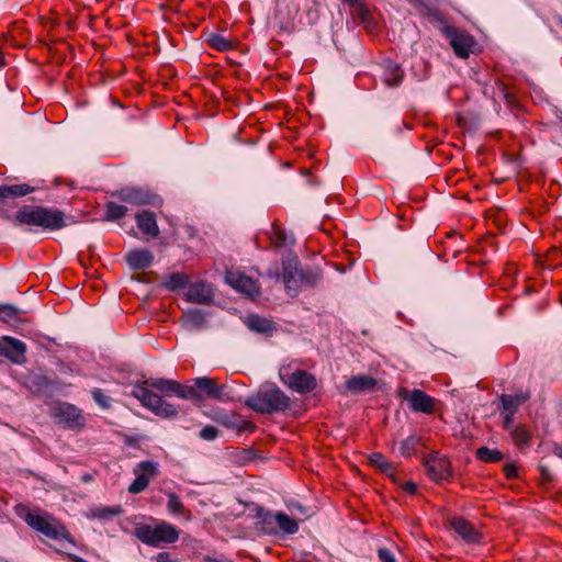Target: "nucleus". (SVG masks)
Returning <instances> with one entry per match:
<instances>
[{"label": "nucleus", "mask_w": 562, "mask_h": 562, "mask_svg": "<svg viewBox=\"0 0 562 562\" xmlns=\"http://www.w3.org/2000/svg\"><path fill=\"white\" fill-rule=\"evenodd\" d=\"M223 390L224 386L207 376L195 378L190 384L164 378H149L136 383L132 394L155 415L171 418L178 415L179 406L169 403L162 396H177L200 405L205 398L222 400Z\"/></svg>", "instance_id": "nucleus-1"}, {"label": "nucleus", "mask_w": 562, "mask_h": 562, "mask_svg": "<svg viewBox=\"0 0 562 562\" xmlns=\"http://www.w3.org/2000/svg\"><path fill=\"white\" fill-rule=\"evenodd\" d=\"M14 514L23 519L32 529L52 540H66L74 543V538L67 527L48 512L19 503L13 508Z\"/></svg>", "instance_id": "nucleus-2"}, {"label": "nucleus", "mask_w": 562, "mask_h": 562, "mask_svg": "<svg viewBox=\"0 0 562 562\" xmlns=\"http://www.w3.org/2000/svg\"><path fill=\"white\" fill-rule=\"evenodd\" d=\"M15 222L43 229H58L65 226V215L56 209L25 205L16 212Z\"/></svg>", "instance_id": "nucleus-3"}, {"label": "nucleus", "mask_w": 562, "mask_h": 562, "mask_svg": "<svg viewBox=\"0 0 562 562\" xmlns=\"http://www.w3.org/2000/svg\"><path fill=\"white\" fill-rule=\"evenodd\" d=\"M290 397L277 386L259 390L247 397V407L260 414H273L283 412L290 406Z\"/></svg>", "instance_id": "nucleus-4"}, {"label": "nucleus", "mask_w": 562, "mask_h": 562, "mask_svg": "<svg viewBox=\"0 0 562 562\" xmlns=\"http://www.w3.org/2000/svg\"><path fill=\"white\" fill-rule=\"evenodd\" d=\"M135 537L150 547L162 543H175L179 539V530L171 524L161 520L156 525L138 524L134 530Z\"/></svg>", "instance_id": "nucleus-5"}, {"label": "nucleus", "mask_w": 562, "mask_h": 562, "mask_svg": "<svg viewBox=\"0 0 562 562\" xmlns=\"http://www.w3.org/2000/svg\"><path fill=\"white\" fill-rule=\"evenodd\" d=\"M52 417L56 424L75 432H79L86 427V416L82 411L68 402L54 403Z\"/></svg>", "instance_id": "nucleus-6"}, {"label": "nucleus", "mask_w": 562, "mask_h": 562, "mask_svg": "<svg viewBox=\"0 0 562 562\" xmlns=\"http://www.w3.org/2000/svg\"><path fill=\"white\" fill-rule=\"evenodd\" d=\"M282 281L285 290L290 296H296L302 285V269L297 256L291 251L283 258L282 261Z\"/></svg>", "instance_id": "nucleus-7"}, {"label": "nucleus", "mask_w": 562, "mask_h": 562, "mask_svg": "<svg viewBox=\"0 0 562 562\" xmlns=\"http://www.w3.org/2000/svg\"><path fill=\"white\" fill-rule=\"evenodd\" d=\"M281 381L292 391L306 394L313 392L317 387L316 378L302 369L290 372L288 369H283L280 373Z\"/></svg>", "instance_id": "nucleus-8"}, {"label": "nucleus", "mask_w": 562, "mask_h": 562, "mask_svg": "<svg viewBox=\"0 0 562 562\" xmlns=\"http://www.w3.org/2000/svg\"><path fill=\"white\" fill-rule=\"evenodd\" d=\"M398 396L408 403L409 408L415 413L431 415L436 411L437 401L419 389L408 390L402 387L398 390Z\"/></svg>", "instance_id": "nucleus-9"}, {"label": "nucleus", "mask_w": 562, "mask_h": 562, "mask_svg": "<svg viewBox=\"0 0 562 562\" xmlns=\"http://www.w3.org/2000/svg\"><path fill=\"white\" fill-rule=\"evenodd\" d=\"M226 282L236 291L255 300L260 295V285L257 280L246 276L238 270H227L225 274Z\"/></svg>", "instance_id": "nucleus-10"}, {"label": "nucleus", "mask_w": 562, "mask_h": 562, "mask_svg": "<svg viewBox=\"0 0 562 562\" xmlns=\"http://www.w3.org/2000/svg\"><path fill=\"white\" fill-rule=\"evenodd\" d=\"M423 463L426 468L427 475L434 481H446L452 475L450 461L446 457L440 456L439 452L425 456Z\"/></svg>", "instance_id": "nucleus-11"}, {"label": "nucleus", "mask_w": 562, "mask_h": 562, "mask_svg": "<svg viewBox=\"0 0 562 562\" xmlns=\"http://www.w3.org/2000/svg\"><path fill=\"white\" fill-rule=\"evenodd\" d=\"M135 480L128 486L131 494H138L145 491L149 482L159 474L158 464L153 461H142L134 469Z\"/></svg>", "instance_id": "nucleus-12"}, {"label": "nucleus", "mask_w": 562, "mask_h": 562, "mask_svg": "<svg viewBox=\"0 0 562 562\" xmlns=\"http://www.w3.org/2000/svg\"><path fill=\"white\" fill-rule=\"evenodd\" d=\"M26 345L20 339L11 336L0 338V356L9 359L14 364L26 363Z\"/></svg>", "instance_id": "nucleus-13"}, {"label": "nucleus", "mask_w": 562, "mask_h": 562, "mask_svg": "<svg viewBox=\"0 0 562 562\" xmlns=\"http://www.w3.org/2000/svg\"><path fill=\"white\" fill-rule=\"evenodd\" d=\"M446 35L456 55L460 58H468L475 46L474 38L456 27H447Z\"/></svg>", "instance_id": "nucleus-14"}, {"label": "nucleus", "mask_w": 562, "mask_h": 562, "mask_svg": "<svg viewBox=\"0 0 562 562\" xmlns=\"http://www.w3.org/2000/svg\"><path fill=\"white\" fill-rule=\"evenodd\" d=\"M119 200L133 205H155L158 196L151 192L138 188H123L116 192Z\"/></svg>", "instance_id": "nucleus-15"}, {"label": "nucleus", "mask_w": 562, "mask_h": 562, "mask_svg": "<svg viewBox=\"0 0 562 562\" xmlns=\"http://www.w3.org/2000/svg\"><path fill=\"white\" fill-rule=\"evenodd\" d=\"M125 260L130 269L144 270L151 266L154 255L148 248H133L126 254Z\"/></svg>", "instance_id": "nucleus-16"}, {"label": "nucleus", "mask_w": 562, "mask_h": 562, "mask_svg": "<svg viewBox=\"0 0 562 562\" xmlns=\"http://www.w3.org/2000/svg\"><path fill=\"white\" fill-rule=\"evenodd\" d=\"M186 297L195 304H210L213 301V290L205 282H196L189 285Z\"/></svg>", "instance_id": "nucleus-17"}, {"label": "nucleus", "mask_w": 562, "mask_h": 562, "mask_svg": "<svg viewBox=\"0 0 562 562\" xmlns=\"http://www.w3.org/2000/svg\"><path fill=\"white\" fill-rule=\"evenodd\" d=\"M453 531L467 542L480 541L481 535L475 527L462 517H454L450 521Z\"/></svg>", "instance_id": "nucleus-18"}, {"label": "nucleus", "mask_w": 562, "mask_h": 562, "mask_svg": "<svg viewBox=\"0 0 562 562\" xmlns=\"http://www.w3.org/2000/svg\"><path fill=\"white\" fill-rule=\"evenodd\" d=\"M382 79L383 82L389 87H398L404 78V71L401 69L397 63L391 59H384L382 63Z\"/></svg>", "instance_id": "nucleus-19"}, {"label": "nucleus", "mask_w": 562, "mask_h": 562, "mask_svg": "<svg viewBox=\"0 0 562 562\" xmlns=\"http://www.w3.org/2000/svg\"><path fill=\"white\" fill-rule=\"evenodd\" d=\"M245 325L255 333L270 335L276 330V324L258 314H248L244 319Z\"/></svg>", "instance_id": "nucleus-20"}, {"label": "nucleus", "mask_w": 562, "mask_h": 562, "mask_svg": "<svg viewBox=\"0 0 562 562\" xmlns=\"http://www.w3.org/2000/svg\"><path fill=\"white\" fill-rule=\"evenodd\" d=\"M136 223L139 231L149 238H155L159 234L155 214L148 211H142L136 214Z\"/></svg>", "instance_id": "nucleus-21"}, {"label": "nucleus", "mask_w": 562, "mask_h": 562, "mask_svg": "<svg viewBox=\"0 0 562 562\" xmlns=\"http://www.w3.org/2000/svg\"><path fill=\"white\" fill-rule=\"evenodd\" d=\"M376 380L369 375H356L346 382L347 389L352 393H362L374 390Z\"/></svg>", "instance_id": "nucleus-22"}, {"label": "nucleus", "mask_w": 562, "mask_h": 562, "mask_svg": "<svg viewBox=\"0 0 562 562\" xmlns=\"http://www.w3.org/2000/svg\"><path fill=\"white\" fill-rule=\"evenodd\" d=\"M369 464L385 473L391 479L395 480V475L397 473V467L389 462L387 459L380 452H374L369 456Z\"/></svg>", "instance_id": "nucleus-23"}, {"label": "nucleus", "mask_w": 562, "mask_h": 562, "mask_svg": "<svg viewBox=\"0 0 562 562\" xmlns=\"http://www.w3.org/2000/svg\"><path fill=\"white\" fill-rule=\"evenodd\" d=\"M528 393H519L515 395L503 394L501 396V402L503 405V409L510 414H516L519 406L525 404L529 400Z\"/></svg>", "instance_id": "nucleus-24"}, {"label": "nucleus", "mask_w": 562, "mask_h": 562, "mask_svg": "<svg viewBox=\"0 0 562 562\" xmlns=\"http://www.w3.org/2000/svg\"><path fill=\"white\" fill-rule=\"evenodd\" d=\"M423 446V438L417 435H411L400 443V451L404 458H412Z\"/></svg>", "instance_id": "nucleus-25"}, {"label": "nucleus", "mask_w": 562, "mask_h": 562, "mask_svg": "<svg viewBox=\"0 0 562 562\" xmlns=\"http://www.w3.org/2000/svg\"><path fill=\"white\" fill-rule=\"evenodd\" d=\"M278 533L294 535L299 530V522L296 519L290 517L283 512L277 513Z\"/></svg>", "instance_id": "nucleus-26"}, {"label": "nucleus", "mask_w": 562, "mask_h": 562, "mask_svg": "<svg viewBox=\"0 0 562 562\" xmlns=\"http://www.w3.org/2000/svg\"><path fill=\"white\" fill-rule=\"evenodd\" d=\"M260 530L269 536L278 535L277 513L266 512L259 515Z\"/></svg>", "instance_id": "nucleus-27"}, {"label": "nucleus", "mask_w": 562, "mask_h": 562, "mask_svg": "<svg viewBox=\"0 0 562 562\" xmlns=\"http://www.w3.org/2000/svg\"><path fill=\"white\" fill-rule=\"evenodd\" d=\"M207 45L218 52H228L234 48L233 41L218 33H211L206 38Z\"/></svg>", "instance_id": "nucleus-28"}, {"label": "nucleus", "mask_w": 562, "mask_h": 562, "mask_svg": "<svg viewBox=\"0 0 562 562\" xmlns=\"http://www.w3.org/2000/svg\"><path fill=\"white\" fill-rule=\"evenodd\" d=\"M33 191L29 184L0 186V200L9 196H24Z\"/></svg>", "instance_id": "nucleus-29"}, {"label": "nucleus", "mask_w": 562, "mask_h": 562, "mask_svg": "<svg viewBox=\"0 0 562 562\" xmlns=\"http://www.w3.org/2000/svg\"><path fill=\"white\" fill-rule=\"evenodd\" d=\"M189 277L182 272H176L168 276L162 285L169 291H177L187 286Z\"/></svg>", "instance_id": "nucleus-30"}, {"label": "nucleus", "mask_w": 562, "mask_h": 562, "mask_svg": "<svg viewBox=\"0 0 562 562\" xmlns=\"http://www.w3.org/2000/svg\"><path fill=\"white\" fill-rule=\"evenodd\" d=\"M476 458L483 462L496 463L503 460L504 454L497 449L481 447L476 450Z\"/></svg>", "instance_id": "nucleus-31"}, {"label": "nucleus", "mask_w": 562, "mask_h": 562, "mask_svg": "<svg viewBox=\"0 0 562 562\" xmlns=\"http://www.w3.org/2000/svg\"><path fill=\"white\" fill-rule=\"evenodd\" d=\"M182 319L190 328H201L205 324L204 313L200 310L188 311Z\"/></svg>", "instance_id": "nucleus-32"}, {"label": "nucleus", "mask_w": 562, "mask_h": 562, "mask_svg": "<svg viewBox=\"0 0 562 562\" xmlns=\"http://www.w3.org/2000/svg\"><path fill=\"white\" fill-rule=\"evenodd\" d=\"M167 496H168L167 507L171 514L179 515V516L190 514V512L186 508V506L181 502L180 497L176 493L170 492L167 494Z\"/></svg>", "instance_id": "nucleus-33"}, {"label": "nucleus", "mask_w": 562, "mask_h": 562, "mask_svg": "<svg viewBox=\"0 0 562 562\" xmlns=\"http://www.w3.org/2000/svg\"><path fill=\"white\" fill-rule=\"evenodd\" d=\"M323 279V273L321 269H302V285L305 286H316Z\"/></svg>", "instance_id": "nucleus-34"}, {"label": "nucleus", "mask_w": 562, "mask_h": 562, "mask_svg": "<svg viewBox=\"0 0 562 562\" xmlns=\"http://www.w3.org/2000/svg\"><path fill=\"white\" fill-rule=\"evenodd\" d=\"M127 212L125 205L116 204L115 202H108L105 205V217L109 221H117L122 218Z\"/></svg>", "instance_id": "nucleus-35"}, {"label": "nucleus", "mask_w": 562, "mask_h": 562, "mask_svg": "<svg viewBox=\"0 0 562 562\" xmlns=\"http://www.w3.org/2000/svg\"><path fill=\"white\" fill-rule=\"evenodd\" d=\"M20 311L10 304H0V321L11 324L20 319Z\"/></svg>", "instance_id": "nucleus-36"}, {"label": "nucleus", "mask_w": 562, "mask_h": 562, "mask_svg": "<svg viewBox=\"0 0 562 562\" xmlns=\"http://www.w3.org/2000/svg\"><path fill=\"white\" fill-rule=\"evenodd\" d=\"M512 437L516 446L524 447L529 443L530 432L526 426L519 425L512 430Z\"/></svg>", "instance_id": "nucleus-37"}, {"label": "nucleus", "mask_w": 562, "mask_h": 562, "mask_svg": "<svg viewBox=\"0 0 562 562\" xmlns=\"http://www.w3.org/2000/svg\"><path fill=\"white\" fill-rule=\"evenodd\" d=\"M91 395L94 402L102 408L106 409L110 407V397L101 389H93Z\"/></svg>", "instance_id": "nucleus-38"}, {"label": "nucleus", "mask_w": 562, "mask_h": 562, "mask_svg": "<svg viewBox=\"0 0 562 562\" xmlns=\"http://www.w3.org/2000/svg\"><path fill=\"white\" fill-rule=\"evenodd\" d=\"M277 235V244L276 246H292L295 244V239L292 233H286L283 229H278L276 232Z\"/></svg>", "instance_id": "nucleus-39"}, {"label": "nucleus", "mask_w": 562, "mask_h": 562, "mask_svg": "<svg viewBox=\"0 0 562 562\" xmlns=\"http://www.w3.org/2000/svg\"><path fill=\"white\" fill-rule=\"evenodd\" d=\"M218 435H220V430L216 427L210 426V425L203 427L200 431V437L203 440H207V441L216 439L218 437Z\"/></svg>", "instance_id": "nucleus-40"}, {"label": "nucleus", "mask_w": 562, "mask_h": 562, "mask_svg": "<svg viewBox=\"0 0 562 562\" xmlns=\"http://www.w3.org/2000/svg\"><path fill=\"white\" fill-rule=\"evenodd\" d=\"M90 261V265L93 266L94 261H100V257H95L92 248H87L86 251H81L78 255V259L81 261L82 266L86 267L85 259Z\"/></svg>", "instance_id": "nucleus-41"}, {"label": "nucleus", "mask_w": 562, "mask_h": 562, "mask_svg": "<svg viewBox=\"0 0 562 562\" xmlns=\"http://www.w3.org/2000/svg\"><path fill=\"white\" fill-rule=\"evenodd\" d=\"M558 249L559 248H549L543 256L540 252H532L536 263L546 267L547 261L549 260V256L553 252V250Z\"/></svg>", "instance_id": "nucleus-42"}, {"label": "nucleus", "mask_w": 562, "mask_h": 562, "mask_svg": "<svg viewBox=\"0 0 562 562\" xmlns=\"http://www.w3.org/2000/svg\"><path fill=\"white\" fill-rule=\"evenodd\" d=\"M503 471H504L506 479H508V480H514L518 476V470L514 463L505 464Z\"/></svg>", "instance_id": "nucleus-43"}, {"label": "nucleus", "mask_w": 562, "mask_h": 562, "mask_svg": "<svg viewBox=\"0 0 562 562\" xmlns=\"http://www.w3.org/2000/svg\"><path fill=\"white\" fill-rule=\"evenodd\" d=\"M378 554L381 562H396L393 553L387 549H379Z\"/></svg>", "instance_id": "nucleus-44"}, {"label": "nucleus", "mask_w": 562, "mask_h": 562, "mask_svg": "<svg viewBox=\"0 0 562 562\" xmlns=\"http://www.w3.org/2000/svg\"><path fill=\"white\" fill-rule=\"evenodd\" d=\"M156 562H179L176 559H172L169 552H160L156 557Z\"/></svg>", "instance_id": "nucleus-45"}, {"label": "nucleus", "mask_w": 562, "mask_h": 562, "mask_svg": "<svg viewBox=\"0 0 562 562\" xmlns=\"http://www.w3.org/2000/svg\"><path fill=\"white\" fill-rule=\"evenodd\" d=\"M255 429H256L255 424L249 420H243L241 425L238 427V430H244V431H254Z\"/></svg>", "instance_id": "nucleus-46"}, {"label": "nucleus", "mask_w": 562, "mask_h": 562, "mask_svg": "<svg viewBox=\"0 0 562 562\" xmlns=\"http://www.w3.org/2000/svg\"><path fill=\"white\" fill-rule=\"evenodd\" d=\"M402 488L409 494H415L417 485L414 482H406L403 484Z\"/></svg>", "instance_id": "nucleus-47"}, {"label": "nucleus", "mask_w": 562, "mask_h": 562, "mask_svg": "<svg viewBox=\"0 0 562 562\" xmlns=\"http://www.w3.org/2000/svg\"><path fill=\"white\" fill-rule=\"evenodd\" d=\"M514 415L515 414H510V413L506 412V414L504 416V428L505 429H509L510 428V426H512V424L514 422Z\"/></svg>", "instance_id": "nucleus-48"}, {"label": "nucleus", "mask_w": 562, "mask_h": 562, "mask_svg": "<svg viewBox=\"0 0 562 562\" xmlns=\"http://www.w3.org/2000/svg\"><path fill=\"white\" fill-rule=\"evenodd\" d=\"M67 558H68V560H69V561H71V562H88V561H86L85 559H82L81 557L76 555V554H72V553H68V554H67Z\"/></svg>", "instance_id": "nucleus-49"}, {"label": "nucleus", "mask_w": 562, "mask_h": 562, "mask_svg": "<svg viewBox=\"0 0 562 562\" xmlns=\"http://www.w3.org/2000/svg\"><path fill=\"white\" fill-rule=\"evenodd\" d=\"M3 54L0 52V69L3 67Z\"/></svg>", "instance_id": "nucleus-50"}, {"label": "nucleus", "mask_w": 562, "mask_h": 562, "mask_svg": "<svg viewBox=\"0 0 562 562\" xmlns=\"http://www.w3.org/2000/svg\"><path fill=\"white\" fill-rule=\"evenodd\" d=\"M135 279H136L137 281H143V278H142L140 276H137Z\"/></svg>", "instance_id": "nucleus-51"}, {"label": "nucleus", "mask_w": 562, "mask_h": 562, "mask_svg": "<svg viewBox=\"0 0 562 562\" xmlns=\"http://www.w3.org/2000/svg\"><path fill=\"white\" fill-rule=\"evenodd\" d=\"M542 475H546V469L541 467Z\"/></svg>", "instance_id": "nucleus-52"}, {"label": "nucleus", "mask_w": 562, "mask_h": 562, "mask_svg": "<svg viewBox=\"0 0 562 562\" xmlns=\"http://www.w3.org/2000/svg\"><path fill=\"white\" fill-rule=\"evenodd\" d=\"M560 456L562 457V453Z\"/></svg>", "instance_id": "nucleus-53"}]
</instances>
